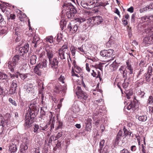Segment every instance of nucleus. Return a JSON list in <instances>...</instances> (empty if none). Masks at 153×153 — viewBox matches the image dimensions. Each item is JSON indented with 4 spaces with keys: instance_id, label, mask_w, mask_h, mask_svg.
<instances>
[{
    "instance_id": "obj_1",
    "label": "nucleus",
    "mask_w": 153,
    "mask_h": 153,
    "mask_svg": "<svg viewBox=\"0 0 153 153\" xmlns=\"http://www.w3.org/2000/svg\"><path fill=\"white\" fill-rule=\"evenodd\" d=\"M37 101V99H35L31 102L29 108L25 113V118L27 119L26 123V124L27 123V121L28 122V120L33 121L38 113L39 108Z\"/></svg>"
},
{
    "instance_id": "obj_2",
    "label": "nucleus",
    "mask_w": 153,
    "mask_h": 153,
    "mask_svg": "<svg viewBox=\"0 0 153 153\" xmlns=\"http://www.w3.org/2000/svg\"><path fill=\"white\" fill-rule=\"evenodd\" d=\"M64 9L62 11L65 10L66 11V15L69 19H73L75 15L77 13V10L75 7L71 3L65 2L63 6Z\"/></svg>"
},
{
    "instance_id": "obj_3",
    "label": "nucleus",
    "mask_w": 153,
    "mask_h": 153,
    "mask_svg": "<svg viewBox=\"0 0 153 153\" xmlns=\"http://www.w3.org/2000/svg\"><path fill=\"white\" fill-rule=\"evenodd\" d=\"M19 57V55H16L10 59L8 62V67L11 72H14L15 70L18 67Z\"/></svg>"
},
{
    "instance_id": "obj_4",
    "label": "nucleus",
    "mask_w": 153,
    "mask_h": 153,
    "mask_svg": "<svg viewBox=\"0 0 153 153\" xmlns=\"http://www.w3.org/2000/svg\"><path fill=\"white\" fill-rule=\"evenodd\" d=\"M73 19H74L76 21L77 23L74 25H72L71 23L68 24L67 29L70 33H75L77 31L79 25L84 21L85 19L83 18H74Z\"/></svg>"
},
{
    "instance_id": "obj_5",
    "label": "nucleus",
    "mask_w": 153,
    "mask_h": 153,
    "mask_svg": "<svg viewBox=\"0 0 153 153\" xmlns=\"http://www.w3.org/2000/svg\"><path fill=\"white\" fill-rule=\"evenodd\" d=\"M74 92L79 99L85 100L87 99V94L82 91L81 87L77 86L75 89Z\"/></svg>"
},
{
    "instance_id": "obj_6",
    "label": "nucleus",
    "mask_w": 153,
    "mask_h": 153,
    "mask_svg": "<svg viewBox=\"0 0 153 153\" xmlns=\"http://www.w3.org/2000/svg\"><path fill=\"white\" fill-rule=\"evenodd\" d=\"M34 119L32 121H30L31 120H28V122H27V123L26 124V123L27 119L25 118V119L24 126L26 128H32L34 129V132L37 134L39 132L38 130L39 129V125L35 123L33 124V123L34 121Z\"/></svg>"
},
{
    "instance_id": "obj_7",
    "label": "nucleus",
    "mask_w": 153,
    "mask_h": 153,
    "mask_svg": "<svg viewBox=\"0 0 153 153\" xmlns=\"http://www.w3.org/2000/svg\"><path fill=\"white\" fill-rule=\"evenodd\" d=\"M18 80L17 79L13 80L10 84L9 93L10 94H13L16 93L18 87Z\"/></svg>"
},
{
    "instance_id": "obj_8",
    "label": "nucleus",
    "mask_w": 153,
    "mask_h": 153,
    "mask_svg": "<svg viewBox=\"0 0 153 153\" xmlns=\"http://www.w3.org/2000/svg\"><path fill=\"white\" fill-rule=\"evenodd\" d=\"M58 60L57 58H54L53 59L50 60L49 65L50 67L53 69H56L58 67Z\"/></svg>"
},
{
    "instance_id": "obj_9",
    "label": "nucleus",
    "mask_w": 153,
    "mask_h": 153,
    "mask_svg": "<svg viewBox=\"0 0 153 153\" xmlns=\"http://www.w3.org/2000/svg\"><path fill=\"white\" fill-rule=\"evenodd\" d=\"M29 45L28 43H26L23 47H20L19 50V54L21 56H23L26 53L28 52Z\"/></svg>"
},
{
    "instance_id": "obj_10",
    "label": "nucleus",
    "mask_w": 153,
    "mask_h": 153,
    "mask_svg": "<svg viewBox=\"0 0 153 153\" xmlns=\"http://www.w3.org/2000/svg\"><path fill=\"white\" fill-rule=\"evenodd\" d=\"M66 55H67L68 58V56H69L70 59L71 60L69 53L68 52H67L64 51L59 50V55L58 56V60L60 61L62 59H65V56Z\"/></svg>"
},
{
    "instance_id": "obj_11",
    "label": "nucleus",
    "mask_w": 153,
    "mask_h": 153,
    "mask_svg": "<svg viewBox=\"0 0 153 153\" xmlns=\"http://www.w3.org/2000/svg\"><path fill=\"white\" fill-rule=\"evenodd\" d=\"M74 71L75 72L77 73H79L81 72L82 71L81 68L79 66H75V67H72V69L71 70V75L72 76H76L77 77H79L80 76V74H76Z\"/></svg>"
},
{
    "instance_id": "obj_12",
    "label": "nucleus",
    "mask_w": 153,
    "mask_h": 153,
    "mask_svg": "<svg viewBox=\"0 0 153 153\" xmlns=\"http://www.w3.org/2000/svg\"><path fill=\"white\" fill-rule=\"evenodd\" d=\"M124 138L123 135V131L121 130H119L116 136V139L114 141V143L115 145H118L120 142L122 140V139Z\"/></svg>"
},
{
    "instance_id": "obj_13",
    "label": "nucleus",
    "mask_w": 153,
    "mask_h": 153,
    "mask_svg": "<svg viewBox=\"0 0 153 153\" xmlns=\"http://www.w3.org/2000/svg\"><path fill=\"white\" fill-rule=\"evenodd\" d=\"M23 89L28 93H33L34 91L33 85L32 84H26L24 86Z\"/></svg>"
},
{
    "instance_id": "obj_14",
    "label": "nucleus",
    "mask_w": 153,
    "mask_h": 153,
    "mask_svg": "<svg viewBox=\"0 0 153 153\" xmlns=\"http://www.w3.org/2000/svg\"><path fill=\"white\" fill-rule=\"evenodd\" d=\"M103 22L102 17L100 16L93 17V22L94 25H98Z\"/></svg>"
},
{
    "instance_id": "obj_15",
    "label": "nucleus",
    "mask_w": 153,
    "mask_h": 153,
    "mask_svg": "<svg viewBox=\"0 0 153 153\" xmlns=\"http://www.w3.org/2000/svg\"><path fill=\"white\" fill-rule=\"evenodd\" d=\"M22 141L25 144H28L30 139V135L29 133H26L22 135Z\"/></svg>"
},
{
    "instance_id": "obj_16",
    "label": "nucleus",
    "mask_w": 153,
    "mask_h": 153,
    "mask_svg": "<svg viewBox=\"0 0 153 153\" xmlns=\"http://www.w3.org/2000/svg\"><path fill=\"white\" fill-rule=\"evenodd\" d=\"M126 64L127 65L126 68L128 70V72L129 73V76L130 77L132 76L131 74H133L134 72V68L132 66L128 61L126 62Z\"/></svg>"
},
{
    "instance_id": "obj_17",
    "label": "nucleus",
    "mask_w": 153,
    "mask_h": 153,
    "mask_svg": "<svg viewBox=\"0 0 153 153\" xmlns=\"http://www.w3.org/2000/svg\"><path fill=\"white\" fill-rule=\"evenodd\" d=\"M65 89L64 87L61 85H57L55 86L54 88V91L57 93L61 94Z\"/></svg>"
},
{
    "instance_id": "obj_18",
    "label": "nucleus",
    "mask_w": 153,
    "mask_h": 153,
    "mask_svg": "<svg viewBox=\"0 0 153 153\" xmlns=\"http://www.w3.org/2000/svg\"><path fill=\"white\" fill-rule=\"evenodd\" d=\"M42 68H39V65L37 64L33 68V71L34 73L39 76L42 75Z\"/></svg>"
},
{
    "instance_id": "obj_19",
    "label": "nucleus",
    "mask_w": 153,
    "mask_h": 153,
    "mask_svg": "<svg viewBox=\"0 0 153 153\" xmlns=\"http://www.w3.org/2000/svg\"><path fill=\"white\" fill-rule=\"evenodd\" d=\"M98 0H95L96 2L94 1L93 2H92V7H93V8L95 7H98L100 6L104 7L107 4V3L105 4L102 1L98 2Z\"/></svg>"
},
{
    "instance_id": "obj_20",
    "label": "nucleus",
    "mask_w": 153,
    "mask_h": 153,
    "mask_svg": "<svg viewBox=\"0 0 153 153\" xmlns=\"http://www.w3.org/2000/svg\"><path fill=\"white\" fill-rule=\"evenodd\" d=\"M39 40V38L37 35L35 34L33 37V41L32 42V45L34 47L36 48L37 42Z\"/></svg>"
},
{
    "instance_id": "obj_21",
    "label": "nucleus",
    "mask_w": 153,
    "mask_h": 153,
    "mask_svg": "<svg viewBox=\"0 0 153 153\" xmlns=\"http://www.w3.org/2000/svg\"><path fill=\"white\" fill-rule=\"evenodd\" d=\"M81 5L83 8L87 9H89L93 8L92 7V4H89L88 3H87L86 2L84 1H82L81 2Z\"/></svg>"
},
{
    "instance_id": "obj_22",
    "label": "nucleus",
    "mask_w": 153,
    "mask_h": 153,
    "mask_svg": "<svg viewBox=\"0 0 153 153\" xmlns=\"http://www.w3.org/2000/svg\"><path fill=\"white\" fill-rule=\"evenodd\" d=\"M46 51L47 52V56H48L49 60L52 59L53 57V55L52 53V49L50 48H47L46 49Z\"/></svg>"
},
{
    "instance_id": "obj_23",
    "label": "nucleus",
    "mask_w": 153,
    "mask_h": 153,
    "mask_svg": "<svg viewBox=\"0 0 153 153\" xmlns=\"http://www.w3.org/2000/svg\"><path fill=\"white\" fill-rule=\"evenodd\" d=\"M124 134L123 135L124 137L127 136H129V137H133V134L131 132L128 131L127 129L125 128V127L123 128Z\"/></svg>"
},
{
    "instance_id": "obj_24",
    "label": "nucleus",
    "mask_w": 153,
    "mask_h": 153,
    "mask_svg": "<svg viewBox=\"0 0 153 153\" xmlns=\"http://www.w3.org/2000/svg\"><path fill=\"white\" fill-rule=\"evenodd\" d=\"M47 60L45 59H43L41 62L37 64L39 65V68L42 69L46 68L47 66Z\"/></svg>"
},
{
    "instance_id": "obj_25",
    "label": "nucleus",
    "mask_w": 153,
    "mask_h": 153,
    "mask_svg": "<svg viewBox=\"0 0 153 153\" xmlns=\"http://www.w3.org/2000/svg\"><path fill=\"white\" fill-rule=\"evenodd\" d=\"M0 79L2 80L5 79L7 81L10 79L9 77L7 75L2 72H0Z\"/></svg>"
},
{
    "instance_id": "obj_26",
    "label": "nucleus",
    "mask_w": 153,
    "mask_h": 153,
    "mask_svg": "<svg viewBox=\"0 0 153 153\" xmlns=\"http://www.w3.org/2000/svg\"><path fill=\"white\" fill-rule=\"evenodd\" d=\"M37 57L36 55L31 56L30 59V63L31 65H33L36 64Z\"/></svg>"
},
{
    "instance_id": "obj_27",
    "label": "nucleus",
    "mask_w": 153,
    "mask_h": 153,
    "mask_svg": "<svg viewBox=\"0 0 153 153\" xmlns=\"http://www.w3.org/2000/svg\"><path fill=\"white\" fill-rule=\"evenodd\" d=\"M17 150V147L15 144H12L10 145L9 150L11 152L14 153Z\"/></svg>"
},
{
    "instance_id": "obj_28",
    "label": "nucleus",
    "mask_w": 153,
    "mask_h": 153,
    "mask_svg": "<svg viewBox=\"0 0 153 153\" xmlns=\"http://www.w3.org/2000/svg\"><path fill=\"white\" fill-rule=\"evenodd\" d=\"M135 102L134 101L131 102L129 105L127 106L126 108L130 110L132 109L133 110H135Z\"/></svg>"
},
{
    "instance_id": "obj_29",
    "label": "nucleus",
    "mask_w": 153,
    "mask_h": 153,
    "mask_svg": "<svg viewBox=\"0 0 153 153\" xmlns=\"http://www.w3.org/2000/svg\"><path fill=\"white\" fill-rule=\"evenodd\" d=\"M86 125L85 126V130L88 131L90 132L91 130V123L90 121H86L85 123Z\"/></svg>"
},
{
    "instance_id": "obj_30",
    "label": "nucleus",
    "mask_w": 153,
    "mask_h": 153,
    "mask_svg": "<svg viewBox=\"0 0 153 153\" xmlns=\"http://www.w3.org/2000/svg\"><path fill=\"white\" fill-rule=\"evenodd\" d=\"M143 42L146 44H152V42L151 41L149 35L144 38L143 39Z\"/></svg>"
},
{
    "instance_id": "obj_31",
    "label": "nucleus",
    "mask_w": 153,
    "mask_h": 153,
    "mask_svg": "<svg viewBox=\"0 0 153 153\" xmlns=\"http://www.w3.org/2000/svg\"><path fill=\"white\" fill-rule=\"evenodd\" d=\"M7 29L6 27L0 26V35L6 33Z\"/></svg>"
},
{
    "instance_id": "obj_32",
    "label": "nucleus",
    "mask_w": 153,
    "mask_h": 153,
    "mask_svg": "<svg viewBox=\"0 0 153 153\" xmlns=\"http://www.w3.org/2000/svg\"><path fill=\"white\" fill-rule=\"evenodd\" d=\"M15 35L18 36L22 32V30L21 28L19 27H16L15 29Z\"/></svg>"
},
{
    "instance_id": "obj_33",
    "label": "nucleus",
    "mask_w": 153,
    "mask_h": 153,
    "mask_svg": "<svg viewBox=\"0 0 153 153\" xmlns=\"http://www.w3.org/2000/svg\"><path fill=\"white\" fill-rule=\"evenodd\" d=\"M85 21L89 25H94V23L93 22V17H90L89 18H88V19L85 20Z\"/></svg>"
},
{
    "instance_id": "obj_34",
    "label": "nucleus",
    "mask_w": 153,
    "mask_h": 153,
    "mask_svg": "<svg viewBox=\"0 0 153 153\" xmlns=\"http://www.w3.org/2000/svg\"><path fill=\"white\" fill-rule=\"evenodd\" d=\"M147 117L146 115H142L138 117V120L142 122H145L146 120Z\"/></svg>"
},
{
    "instance_id": "obj_35",
    "label": "nucleus",
    "mask_w": 153,
    "mask_h": 153,
    "mask_svg": "<svg viewBox=\"0 0 153 153\" xmlns=\"http://www.w3.org/2000/svg\"><path fill=\"white\" fill-rule=\"evenodd\" d=\"M78 49L81 54L84 55V54H86V52L84 49L83 45H82L80 47L78 48Z\"/></svg>"
},
{
    "instance_id": "obj_36",
    "label": "nucleus",
    "mask_w": 153,
    "mask_h": 153,
    "mask_svg": "<svg viewBox=\"0 0 153 153\" xmlns=\"http://www.w3.org/2000/svg\"><path fill=\"white\" fill-rule=\"evenodd\" d=\"M44 40H45L46 42H49L50 43L53 42V37L51 36L47 37Z\"/></svg>"
},
{
    "instance_id": "obj_37",
    "label": "nucleus",
    "mask_w": 153,
    "mask_h": 153,
    "mask_svg": "<svg viewBox=\"0 0 153 153\" xmlns=\"http://www.w3.org/2000/svg\"><path fill=\"white\" fill-rule=\"evenodd\" d=\"M105 143V140H101L100 142V149H99V151L100 152H101V151Z\"/></svg>"
},
{
    "instance_id": "obj_38",
    "label": "nucleus",
    "mask_w": 153,
    "mask_h": 153,
    "mask_svg": "<svg viewBox=\"0 0 153 153\" xmlns=\"http://www.w3.org/2000/svg\"><path fill=\"white\" fill-rule=\"evenodd\" d=\"M107 50H104L100 52V55L103 57H105L106 58H107Z\"/></svg>"
},
{
    "instance_id": "obj_39",
    "label": "nucleus",
    "mask_w": 153,
    "mask_h": 153,
    "mask_svg": "<svg viewBox=\"0 0 153 153\" xmlns=\"http://www.w3.org/2000/svg\"><path fill=\"white\" fill-rule=\"evenodd\" d=\"M28 75V74H23L19 73V76L22 79L24 80L27 77Z\"/></svg>"
},
{
    "instance_id": "obj_40",
    "label": "nucleus",
    "mask_w": 153,
    "mask_h": 153,
    "mask_svg": "<svg viewBox=\"0 0 153 153\" xmlns=\"http://www.w3.org/2000/svg\"><path fill=\"white\" fill-rule=\"evenodd\" d=\"M145 79L146 82H149L150 81V76H151V74L150 73H147V74H145Z\"/></svg>"
},
{
    "instance_id": "obj_41",
    "label": "nucleus",
    "mask_w": 153,
    "mask_h": 153,
    "mask_svg": "<svg viewBox=\"0 0 153 153\" xmlns=\"http://www.w3.org/2000/svg\"><path fill=\"white\" fill-rule=\"evenodd\" d=\"M114 50L112 49H109L107 50V58H110L112 55L113 53Z\"/></svg>"
},
{
    "instance_id": "obj_42",
    "label": "nucleus",
    "mask_w": 153,
    "mask_h": 153,
    "mask_svg": "<svg viewBox=\"0 0 153 153\" xmlns=\"http://www.w3.org/2000/svg\"><path fill=\"white\" fill-rule=\"evenodd\" d=\"M146 32H153V25L149 24L148 25V27L146 29Z\"/></svg>"
},
{
    "instance_id": "obj_43",
    "label": "nucleus",
    "mask_w": 153,
    "mask_h": 153,
    "mask_svg": "<svg viewBox=\"0 0 153 153\" xmlns=\"http://www.w3.org/2000/svg\"><path fill=\"white\" fill-rule=\"evenodd\" d=\"M62 133L63 132L62 131L58 132L57 134L55 137V139L54 140L55 141L61 137L62 136Z\"/></svg>"
},
{
    "instance_id": "obj_44",
    "label": "nucleus",
    "mask_w": 153,
    "mask_h": 153,
    "mask_svg": "<svg viewBox=\"0 0 153 153\" xmlns=\"http://www.w3.org/2000/svg\"><path fill=\"white\" fill-rule=\"evenodd\" d=\"M65 77L63 76H62V75L60 76L58 79L59 82L63 84L65 83Z\"/></svg>"
},
{
    "instance_id": "obj_45",
    "label": "nucleus",
    "mask_w": 153,
    "mask_h": 153,
    "mask_svg": "<svg viewBox=\"0 0 153 153\" xmlns=\"http://www.w3.org/2000/svg\"><path fill=\"white\" fill-rule=\"evenodd\" d=\"M94 67L96 69H98L102 71V63H100L98 64H96L94 65Z\"/></svg>"
},
{
    "instance_id": "obj_46",
    "label": "nucleus",
    "mask_w": 153,
    "mask_h": 153,
    "mask_svg": "<svg viewBox=\"0 0 153 153\" xmlns=\"http://www.w3.org/2000/svg\"><path fill=\"white\" fill-rule=\"evenodd\" d=\"M4 123V119L1 114H0V126H3Z\"/></svg>"
},
{
    "instance_id": "obj_47",
    "label": "nucleus",
    "mask_w": 153,
    "mask_h": 153,
    "mask_svg": "<svg viewBox=\"0 0 153 153\" xmlns=\"http://www.w3.org/2000/svg\"><path fill=\"white\" fill-rule=\"evenodd\" d=\"M68 48V45L66 44H64L60 49L59 50L62 51H65L67 52V50L66 49Z\"/></svg>"
},
{
    "instance_id": "obj_48",
    "label": "nucleus",
    "mask_w": 153,
    "mask_h": 153,
    "mask_svg": "<svg viewBox=\"0 0 153 153\" xmlns=\"http://www.w3.org/2000/svg\"><path fill=\"white\" fill-rule=\"evenodd\" d=\"M62 39V35L61 33H58L57 35V41L60 42Z\"/></svg>"
},
{
    "instance_id": "obj_49",
    "label": "nucleus",
    "mask_w": 153,
    "mask_h": 153,
    "mask_svg": "<svg viewBox=\"0 0 153 153\" xmlns=\"http://www.w3.org/2000/svg\"><path fill=\"white\" fill-rule=\"evenodd\" d=\"M9 101L15 106H17V105L16 101L14 100H13L11 98H10L9 99Z\"/></svg>"
},
{
    "instance_id": "obj_50",
    "label": "nucleus",
    "mask_w": 153,
    "mask_h": 153,
    "mask_svg": "<svg viewBox=\"0 0 153 153\" xmlns=\"http://www.w3.org/2000/svg\"><path fill=\"white\" fill-rule=\"evenodd\" d=\"M15 18L16 15L15 14H10L9 17L8 16H7V19L8 20L10 19L13 20L15 19Z\"/></svg>"
},
{
    "instance_id": "obj_51",
    "label": "nucleus",
    "mask_w": 153,
    "mask_h": 153,
    "mask_svg": "<svg viewBox=\"0 0 153 153\" xmlns=\"http://www.w3.org/2000/svg\"><path fill=\"white\" fill-rule=\"evenodd\" d=\"M58 126L57 128H56V130L61 129L62 128L63 125L61 121H58Z\"/></svg>"
},
{
    "instance_id": "obj_52",
    "label": "nucleus",
    "mask_w": 153,
    "mask_h": 153,
    "mask_svg": "<svg viewBox=\"0 0 153 153\" xmlns=\"http://www.w3.org/2000/svg\"><path fill=\"white\" fill-rule=\"evenodd\" d=\"M143 70L142 69H140L137 73V78H139L140 76L143 74Z\"/></svg>"
},
{
    "instance_id": "obj_53",
    "label": "nucleus",
    "mask_w": 153,
    "mask_h": 153,
    "mask_svg": "<svg viewBox=\"0 0 153 153\" xmlns=\"http://www.w3.org/2000/svg\"><path fill=\"white\" fill-rule=\"evenodd\" d=\"M148 9V8H147V6L140 8L139 11L140 13H142L143 12L145 11H147Z\"/></svg>"
},
{
    "instance_id": "obj_54",
    "label": "nucleus",
    "mask_w": 153,
    "mask_h": 153,
    "mask_svg": "<svg viewBox=\"0 0 153 153\" xmlns=\"http://www.w3.org/2000/svg\"><path fill=\"white\" fill-rule=\"evenodd\" d=\"M13 75L14 79L16 78V79L18 78L19 75V72H14V74H13Z\"/></svg>"
},
{
    "instance_id": "obj_55",
    "label": "nucleus",
    "mask_w": 153,
    "mask_h": 153,
    "mask_svg": "<svg viewBox=\"0 0 153 153\" xmlns=\"http://www.w3.org/2000/svg\"><path fill=\"white\" fill-rule=\"evenodd\" d=\"M153 98L152 97V96H150L148 99V103L150 104H152L153 102Z\"/></svg>"
},
{
    "instance_id": "obj_56",
    "label": "nucleus",
    "mask_w": 153,
    "mask_h": 153,
    "mask_svg": "<svg viewBox=\"0 0 153 153\" xmlns=\"http://www.w3.org/2000/svg\"><path fill=\"white\" fill-rule=\"evenodd\" d=\"M130 149L132 152H134L136 151L137 147L135 146H131Z\"/></svg>"
},
{
    "instance_id": "obj_57",
    "label": "nucleus",
    "mask_w": 153,
    "mask_h": 153,
    "mask_svg": "<svg viewBox=\"0 0 153 153\" xmlns=\"http://www.w3.org/2000/svg\"><path fill=\"white\" fill-rule=\"evenodd\" d=\"M147 6L148 10H153V2L150 3L149 5Z\"/></svg>"
},
{
    "instance_id": "obj_58",
    "label": "nucleus",
    "mask_w": 153,
    "mask_h": 153,
    "mask_svg": "<svg viewBox=\"0 0 153 153\" xmlns=\"http://www.w3.org/2000/svg\"><path fill=\"white\" fill-rule=\"evenodd\" d=\"M147 18V16L145 15L141 17L140 19L143 22H145Z\"/></svg>"
},
{
    "instance_id": "obj_59",
    "label": "nucleus",
    "mask_w": 153,
    "mask_h": 153,
    "mask_svg": "<svg viewBox=\"0 0 153 153\" xmlns=\"http://www.w3.org/2000/svg\"><path fill=\"white\" fill-rule=\"evenodd\" d=\"M126 69H125L123 72V73H121L123 75V78H126L124 79V81L126 79L127 73L125 72Z\"/></svg>"
},
{
    "instance_id": "obj_60",
    "label": "nucleus",
    "mask_w": 153,
    "mask_h": 153,
    "mask_svg": "<svg viewBox=\"0 0 153 153\" xmlns=\"http://www.w3.org/2000/svg\"><path fill=\"white\" fill-rule=\"evenodd\" d=\"M125 69V67L123 66H121L119 69V71L120 72V73H122Z\"/></svg>"
},
{
    "instance_id": "obj_61",
    "label": "nucleus",
    "mask_w": 153,
    "mask_h": 153,
    "mask_svg": "<svg viewBox=\"0 0 153 153\" xmlns=\"http://www.w3.org/2000/svg\"><path fill=\"white\" fill-rule=\"evenodd\" d=\"M126 95L131 96L133 94V92L132 91L129 90L126 91Z\"/></svg>"
},
{
    "instance_id": "obj_62",
    "label": "nucleus",
    "mask_w": 153,
    "mask_h": 153,
    "mask_svg": "<svg viewBox=\"0 0 153 153\" xmlns=\"http://www.w3.org/2000/svg\"><path fill=\"white\" fill-rule=\"evenodd\" d=\"M62 145V141H60L59 140H58L57 141V143L56 144V146L58 147L59 148L61 147Z\"/></svg>"
},
{
    "instance_id": "obj_63",
    "label": "nucleus",
    "mask_w": 153,
    "mask_h": 153,
    "mask_svg": "<svg viewBox=\"0 0 153 153\" xmlns=\"http://www.w3.org/2000/svg\"><path fill=\"white\" fill-rule=\"evenodd\" d=\"M120 153H131L129 151L126 149H124L121 150L120 152Z\"/></svg>"
},
{
    "instance_id": "obj_64",
    "label": "nucleus",
    "mask_w": 153,
    "mask_h": 153,
    "mask_svg": "<svg viewBox=\"0 0 153 153\" xmlns=\"http://www.w3.org/2000/svg\"><path fill=\"white\" fill-rule=\"evenodd\" d=\"M5 117L7 118V120H10L11 116L10 114L9 113H7L5 114Z\"/></svg>"
}]
</instances>
